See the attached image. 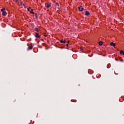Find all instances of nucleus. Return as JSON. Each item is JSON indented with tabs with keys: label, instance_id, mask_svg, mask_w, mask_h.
Here are the masks:
<instances>
[{
	"label": "nucleus",
	"instance_id": "f257e3e1",
	"mask_svg": "<svg viewBox=\"0 0 124 124\" xmlns=\"http://www.w3.org/2000/svg\"><path fill=\"white\" fill-rule=\"evenodd\" d=\"M5 8H3L1 9V12H2V16H6V15H7V13H6V11H5Z\"/></svg>",
	"mask_w": 124,
	"mask_h": 124
},
{
	"label": "nucleus",
	"instance_id": "f03ea898",
	"mask_svg": "<svg viewBox=\"0 0 124 124\" xmlns=\"http://www.w3.org/2000/svg\"><path fill=\"white\" fill-rule=\"evenodd\" d=\"M78 10L79 11H83V10H84V8H83L82 6H80L78 7Z\"/></svg>",
	"mask_w": 124,
	"mask_h": 124
},
{
	"label": "nucleus",
	"instance_id": "7ed1b4c3",
	"mask_svg": "<svg viewBox=\"0 0 124 124\" xmlns=\"http://www.w3.org/2000/svg\"><path fill=\"white\" fill-rule=\"evenodd\" d=\"M35 37H36V38H40V35H39L38 33L36 32L35 35Z\"/></svg>",
	"mask_w": 124,
	"mask_h": 124
},
{
	"label": "nucleus",
	"instance_id": "20e7f679",
	"mask_svg": "<svg viewBox=\"0 0 124 124\" xmlns=\"http://www.w3.org/2000/svg\"><path fill=\"white\" fill-rule=\"evenodd\" d=\"M89 15H90V12L88 11H86L85 12V16H89Z\"/></svg>",
	"mask_w": 124,
	"mask_h": 124
},
{
	"label": "nucleus",
	"instance_id": "39448f33",
	"mask_svg": "<svg viewBox=\"0 0 124 124\" xmlns=\"http://www.w3.org/2000/svg\"><path fill=\"white\" fill-rule=\"evenodd\" d=\"M110 45V46H113V47H115L116 46V44L113 42H111Z\"/></svg>",
	"mask_w": 124,
	"mask_h": 124
},
{
	"label": "nucleus",
	"instance_id": "423d86ee",
	"mask_svg": "<svg viewBox=\"0 0 124 124\" xmlns=\"http://www.w3.org/2000/svg\"><path fill=\"white\" fill-rule=\"evenodd\" d=\"M61 43H63L64 44H65V40H63V39L60 41Z\"/></svg>",
	"mask_w": 124,
	"mask_h": 124
},
{
	"label": "nucleus",
	"instance_id": "0eeeda50",
	"mask_svg": "<svg viewBox=\"0 0 124 124\" xmlns=\"http://www.w3.org/2000/svg\"><path fill=\"white\" fill-rule=\"evenodd\" d=\"M46 8H49V7H51V4H47L46 5Z\"/></svg>",
	"mask_w": 124,
	"mask_h": 124
},
{
	"label": "nucleus",
	"instance_id": "6e6552de",
	"mask_svg": "<svg viewBox=\"0 0 124 124\" xmlns=\"http://www.w3.org/2000/svg\"><path fill=\"white\" fill-rule=\"evenodd\" d=\"M32 49V46H29L28 48V50H31Z\"/></svg>",
	"mask_w": 124,
	"mask_h": 124
},
{
	"label": "nucleus",
	"instance_id": "1a4fd4ad",
	"mask_svg": "<svg viewBox=\"0 0 124 124\" xmlns=\"http://www.w3.org/2000/svg\"><path fill=\"white\" fill-rule=\"evenodd\" d=\"M30 13L31 14H34V12H33V9H31V11H30Z\"/></svg>",
	"mask_w": 124,
	"mask_h": 124
},
{
	"label": "nucleus",
	"instance_id": "9d476101",
	"mask_svg": "<svg viewBox=\"0 0 124 124\" xmlns=\"http://www.w3.org/2000/svg\"><path fill=\"white\" fill-rule=\"evenodd\" d=\"M35 31H37V32H39V30H38V28H35Z\"/></svg>",
	"mask_w": 124,
	"mask_h": 124
},
{
	"label": "nucleus",
	"instance_id": "9b49d317",
	"mask_svg": "<svg viewBox=\"0 0 124 124\" xmlns=\"http://www.w3.org/2000/svg\"><path fill=\"white\" fill-rule=\"evenodd\" d=\"M120 54L121 55H123L124 56V52L123 50L120 51Z\"/></svg>",
	"mask_w": 124,
	"mask_h": 124
},
{
	"label": "nucleus",
	"instance_id": "f8f14e48",
	"mask_svg": "<svg viewBox=\"0 0 124 124\" xmlns=\"http://www.w3.org/2000/svg\"><path fill=\"white\" fill-rule=\"evenodd\" d=\"M103 44V43H102V42H99V45H102Z\"/></svg>",
	"mask_w": 124,
	"mask_h": 124
},
{
	"label": "nucleus",
	"instance_id": "ddd939ff",
	"mask_svg": "<svg viewBox=\"0 0 124 124\" xmlns=\"http://www.w3.org/2000/svg\"><path fill=\"white\" fill-rule=\"evenodd\" d=\"M56 5H57L58 6H59L60 5L59 4V3L58 2H56Z\"/></svg>",
	"mask_w": 124,
	"mask_h": 124
},
{
	"label": "nucleus",
	"instance_id": "4468645a",
	"mask_svg": "<svg viewBox=\"0 0 124 124\" xmlns=\"http://www.w3.org/2000/svg\"><path fill=\"white\" fill-rule=\"evenodd\" d=\"M30 9H31V7H30L29 8H27L28 11H30Z\"/></svg>",
	"mask_w": 124,
	"mask_h": 124
},
{
	"label": "nucleus",
	"instance_id": "2eb2a0df",
	"mask_svg": "<svg viewBox=\"0 0 124 124\" xmlns=\"http://www.w3.org/2000/svg\"><path fill=\"white\" fill-rule=\"evenodd\" d=\"M66 49H68V44H66Z\"/></svg>",
	"mask_w": 124,
	"mask_h": 124
},
{
	"label": "nucleus",
	"instance_id": "dca6fc26",
	"mask_svg": "<svg viewBox=\"0 0 124 124\" xmlns=\"http://www.w3.org/2000/svg\"><path fill=\"white\" fill-rule=\"evenodd\" d=\"M14 1H15V2H17L18 1V0H14Z\"/></svg>",
	"mask_w": 124,
	"mask_h": 124
},
{
	"label": "nucleus",
	"instance_id": "f3484780",
	"mask_svg": "<svg viewBox=\"0 0 124 124\" xmlns=\"http://www.w3.org/2000/svg\"><path fill=\"white\" fill-rule=\"evenodd\" d=\"M21 4L22 5H24L25 4L21 3Z\"/></svg>",
	"mask_w": 124,
	"mask_h": 124
},
{
	"label": "nucleus",
	"instance_id": "a211bd4d",
	"mask_svg": "<svg viewBox=\"0 0 124 124\" xmlns=\"http://www.w3.org/2000/svg\"><path fill=\"white\" fill-rule=\"evenodd\" d=\"M35 15H36V17H37V16H36V15H37V14L36 13H35Z\"/></svg>",
	"mask_w": 124,
	"mask_h": 124
},
{
	"label": "nucleus",
	"instance_id": "6ab92c4d",
	"mask_svg": "<svg viewBox=\"0 0 124 124\" xmlns=\"http://www.w3.org/2000/svg\"><path fill=\"white\" fill-rule=\"evenodd\" d=\"M44 36H46V37L47 36V35H46V34H45L44 35Z\"/></svg>",
	"mask_w": 124,
	"mask_h": 124
},
{
	"label": "nucleus",
	"instance_id": "aec40b11",
	"mask_svg": "<svg viewBox=\"0 0 124 124\" xmlns=\"http://www.w3.org/2000/svg\"><path fill=\"white\" fill-rule=\"evenodd\" d=\"M69 43V41H68V44Z\"/></svg>",
	"mask_w": 124,
	"mask_h": 124
}]
</instances>
